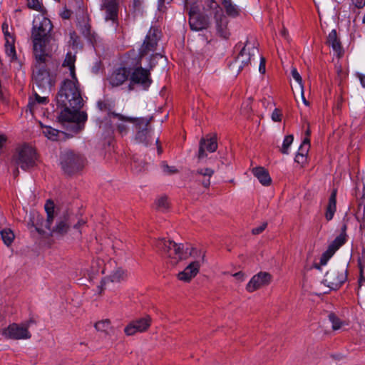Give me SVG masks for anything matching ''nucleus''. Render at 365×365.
<instances>
[{"label":"nucleus","instance_id":"54","mask_svg":"<svg viewBox=\"0 0 365 365\" xmlns=\"http://www.w3.org/2000/svg\"><path fill=\"white\" fill-rule=\"evenodd\" d=\"M294 160L296 163L299 164H304L307 160V156L304 155L297 154Z\"/></svg>","mask_w":365,"mask_h":365},{"label":"nucleus","instance_id":"34","mask_svg":"<svg viewBox=\"0 0 365 365\" xmlns=\"http://www.w3.org/2000/svg\"><path fill=\"white\" fill-rule=\"evenodd\" d=\"M365 265V250L363 249L361 253V257L359 259V267L360 269V277L359 279V285L361 287L363 283L365 282V277H364V269Z\"/></svg>","mask_w":365,"mask_h":365},{"label":"nucleus","instance_id":"49","mask_svg":"<svg viewBox=\"0 0 365 365\" xmlns=\"http://www.w3.org/2000/svg\"><path fill=\"white\" fill-rule=\"evenodd\" d=\"M36 323L34 319H31L26 324H24V339H30L31 334L27 330V329L31 325Z\"/></svg>","mask_w":365,"mask_h":365},{"label":"nucleus","instance_id":"64","mask_svg":"<svg viewBox=\"0 0 365 365\" xmlns=\"http://www.w3.org/2000/svg\"><path fill=\"white\" fill-rule=\"evenodd\" d=\"M165 1V0H158V6H163L164 5Z\"/></svg>","mask_w":365,"mask_h":365},{"label":"nucleus","instance_id":"20","mask_svg":"<svg viewBox=\"0 0 365 365\" xmlns=\"http://www.w3.org/2000/svg\"><path fill=\"white\" fill-rule=\"evenodd\" d=\"M216 19V30L217 34L223 38H228L230 36V31L227 29L228 19L223 15L220 14L218 16H215Z\"/></svg>","mask_w":365,"mask_h":365},{"label":"nucleus","instance_id":"19","mask_svg":"<svg viewBox=\"0 0 365 365\" xmlns=\"http://www.w3.org/2000/svg\"><path fill=\"white\" fill-rule=\"evenodd\" d=\"M188 248L185 250L184 245L182 244H176L172 247V256H167L170 259V263L173 265L176 264L180 260L186 259L189 255L187 252Z\"/></svg>","mask_w":365,"mask_h":365},{"label":"nucleus","instance_id":"32","mask_svg":"<svg viewBox=\"0 0 365 365\" xmlns=\"http://www.w3.org/2000/svg\"><path fill=\"white\" fill-rule=\"evenodd\" d=\"M0 234L1 235L2 240L6 246H9L14 239V234L11 231V229H2L0 230Z\"/></svg>","mask_w":365,"mask_h":365},{"label":"nucleus","instance_id":"51","mask_svg":"<svg viewBox=\"0 0 365 365\" xmlns=\"http://www.w3.org/2000/svg\"><path fill=\"white\" fill-rule=\"evenodd\" d=\"M333 48V55L336 57L338 59H340L344 54V47H332Z\"/></svg>","mask_w":365,"mask_h":365},{"label":"nucleus","instance_id":"35","mask_svg":"<svg viewBox=\"0 0 365 365\" xmlns=\"http://www.w3.org/2000/svg\"><path fill=\"white\" fill-rule=\"evenodd\" d=\"M327 43L328 46H341V41L335 29H333L329 34L327 38Z\"/></svg>","mask_w":365,"mask_h":365},{"label":"nucleus","instance_id":"52","mask_svg":"<svg viewBox=\"0 0 365 365\" xmlns=\"http://www.w3.org/2000/svg\"><path fill=\"white\" fill-rule=\"evenodd\" d=\"M272 119L274 122H280L282 120V113L278 108H275L272 113Z\"/></svg>","mask_w":365,"mask_h":365},{"label":"nucleus","instance_id":"44","mask_svg":"<svg viewBox=\"0 0 365 365\" xmlns=\"http://www.w3.org/2000/svg\"><path fill=\"white\" fill-rule=\"evenodd\" d=\"M160 166L163 173L166 175H172L178 172V169L175 166H169L165 161L161 163Z\"/></svg>","mask_w":365,"mask_h":365},{"label":"nucleus","instance_id":"53","mask_svg":"<svg viewBox=\"0 0 365 365\" xmlns=\"http://www.w3.org/2000/svg\"><path fill=\"white\" fill-rule=\"evenodd\" d=\"M267 226V222H263L259 227L253 228L252 230V233L253 235H259V234L262 233L265 230Z\"/></svg>","mask_w":365,"mask_h":365},{"label":"nucleus","instance_id":"43","mask_svg":"<svg viewBox=\"0 0 365 365\" xmlns=\"http://www.w3.org/2000/svg\"><path fill=\"white\" fill-rule=\"evenodd\" d=\"M293 140L294 137L292 135H288L285 136L283 140L282 148L281 149V152L282 153L288 154V148L292 145Z\"/></svg>","mask_w":365,"mask_h":365},{"label":"nucleus","instance_id":"39","mask_svg":"<svg viewBox=\"0 0 365 365\" xmlns=\"http://www.w3.org/2000/svg\"><path fill=\"white\" fill-rule=\"evenodd\" d=\"M27 6L29 9L39 11L41 14L44 13V7L38 0H27Z\"/></svg>","mask_w":365,"mask_h":365},{"label":"nucleus","instance_id":"42","mask_svg":"<svg viewBox=\"0 0 365 365\" xmlns=\"http://www.w3.org/2000/svg\"><path fill=\"white\" fill-rule=\"evenodd\" d=\"M156 207L160 211H165L168 208L169 203L166 197H160L156 202Z\"/></svg>","mask_w":365,"mask_h":365},{"label":"nucleus","instance_id":"9","mask_svg":"<svg viewBox=\"0 0 365 365\" xmlns=\"http://www.w3.org/2000/svg\"><path fill=\"white\" fill-rule=\"evenodd\" d=\"M347 279V269L344 266H335L325 274L323 283L331 289H339Z\"/></svg>","mask_w":365,"mask_h":365},{"label":"nucleus","instance_id":"60","mask_svg":"<svg viewBox=\"0 0 365 365\" xmlns=\"http://www.w3.org/2000/svg\"><path fill=\"white\" fill-rule=\"evenodd\" d=\"M70 16H71V14H70V11H64L63 14H62V17L63 19H69L70 18Z\"/></svg>","mask_w":365,"mask_h":365},{"label":"nucleus","instance_id":"11","mask_svg":"<svg viewBox=\"0 0 365 365\" xmlns=\"http://www.w3.org/2000/svg\"><path fill=\"white\" fill-rule=\"evenodd\" d=\"M346 225H344L341 230V233L329 245L327 251L323 253L321 259V265H325L327 261L346 242Z\"/></svg>","mask_w":365,"mask_h":365},{"label":"nucleus","instance_id":"15","mask_svg":"<svg viewBox=\"0 0 365 365\" xmlns=\"http://www.w3.org/2000/svg\"><path fill=\"white\" fill-rule=\"evenodd\" d=\"M272 280V276L266 272H260L254 275L246 286L248 292H253L259 288L268 285Z\"/></svg>","mask_w":365,"mask_h":365},{"label":"nucleus","instance_id":"62","mask_svg":"<svg viewBox=\"0 0 365 365\" xmlns=\"http://www.w3.org/2000/svg\"><path fill=\"white\" fill-rule=\"evenodd\" d=\"M310 135H311V130L309 128H307V130L305 131V138H307L308 139H309Z\"/></svg>","mask_w":365,"mask_h":365},{"label":"nucleus","instance_id":"7","mask_svg":"<svg viewBox=\"0 0 365 365\" xmlns=\"http://www.w3.org/2000/svg\"><path fill=\"white\" fill-rule=\"evenodd\" d=\"M60 163L65 173L73 175L83 168L84 159L79 153L71 150H66L61 154Z\"/></svg>","mask_w":365,"mask_h":365},{"label":"nucleus","instance_id":"1","mask_svg":"<svg viewBox=\"0 0 365 365\" xmlns=\"http://www.w3.org/2000/svg\"><path fill=\"white\" fill-rule=\"evenodd\" d=\"M58 107L61 110L58 116L59 122L68 132L72 135L81 132L84 128V124L87 120V114L84 111H80L83 105V100L78 87V82L73 78L64 80L56 96Z\"/></svg>","mask_w":365,"mask_h":365},{"label":"nucleus","instance_id":"48","mask_svg":"<svg viewBox=\"0 0 365 365\" xmlns=\"http://www.w3.org/2000/svg\"><path fill=\"white\" fill-rule=\"evenodd\" d=\"M69 44L70 46H78V36L76 33L74 31L70 30L69 31Z\"/></svg>","mask_w":365,"mask_h":365},{"label":"nucleus","instance_id":"13","mask_svg":"<svg viewBox=\"0 0 365 365\" xmlns=\"http://www.w3.org/2000/svg\"><path fill=\"white\" fill-rule=\"evenodd\" d=\"M251 52L250 47H242L237 55L235 57L234 61L230 63V69L231 71L236 70L237 74H238L243 68L247 66L251 61Z\"/></svg>","mask_w":365,"mask_h":365},{"label":"nucleus","instance_id":"10","mask_svg":"<svg viewBox=\"0 0 365 365\" xmlns=\"http://www.w3.org/2000/svg\"><path fill=\"white\" fill-rule=\"evenodd\" d=\"M189 25L190 29L195 31L206 29L210 25V17L200 11L197 3L191 4L189 11Z\"/></svg>","mask_w":365,"mask_h":365},{"label":"nucleus","instance_id":"61","mask_svg":"<svg viewBox=\"0 0 365 365\" xmlns=\"http://www.w3.org/2000/svg\"><path fill=\"white\" fill-rule=\"evenodd\" d=\"M302 96L303 102L304 103V104L308 105V103L304 96V87L303 86H302Z\"/></svg>","mask_w":365,"mask_h":365},{"label":"nucleus","instance_id":"29","mask_svg":"<svg viewBox=\"0 0 365 365\" xmlns=\"http://www.w3.org/2000/svg\"><path fill=\"white\" fill-rule=\"evenodd\" d=\"M175 243L171 240H166L165 239H160L157 242V247L163 251L167 256H172V247L175 245Z\"/></svg>","mask_w":365,"mask_h":365},{"label":"nucleus","instance_id":"23","mask_svg":"<svg viewBox=\"0 0 365 365\" xmlns=\"http://www.w3.org/2000/svg\"><path fill=\"white\" fill-rule=\"evenodd\" d=\"M37 155L34 148L24 143V168H31L36 165Z\"/></svg>","mask_w":365,"mask_h":365},{"label":"nucleus","instance_id":"58","mask_svg":"<svg viewBox=\"0 0 365 365\" xmlns=\"http://www.w3.org/2000/svg\"><path fill=\"white\" fill-rule=\"evenodd\" d=\"M364 199H365V194L363 195V197L361 199V202L359 204V212H360L361 209L363 208V217H365V205H364L362 207Z\"/></svg>","mask_w":365,"mask_h":365},{"label":"nucleus","instance_id":"30","mask_svg":"<svg viewBox=\"0 0 365 365\" xmlns=\"http://www.w3.org/2000/svg\"><path fill=\"white\" fill-rule=\"evenodd\" d=\"M127 272L122 268H117L115 269L107 279L110 280L111 282H121L126 279L127 278Z\"/></svg>","mask_w":365,"mask_h":365},{"label":"nucleus","instance_id":"31","mask_svg":"<svg viewBox=\"0 0 365 365\" xmlns=\"http://www.w3.org/2000/svg\"><path fill=\"white\" fill-rule=\"evenodd\" d=\"M2 32L4 34L5 44L4 46H14L15 43V37L14 34L11 33L9 28V25L6 22L2 24L1 26Z\"/></svg>","mask_w":365,"mask_h":365},{"label":"nucleus","instance_id":"46","mask_svg":"<svg viewBox=\"0 0 365 365\" xmlns=\"http://www.w3.org/2000/svg\"><path fill=\"white\" fill-rule=\"evenodd\" d=\"M5 53L6 57L9 58L10 62H12L16 59V53L15 47H5Z\"/></svg>","mask_w":365,"mask_h":365},{"label":"nucleus","instance_id":"33","mask_svg":"<svg viewBox=\"0 0 365 365\" xmlns=\"http://www.w3.org/2000/svg\"><path fill=\"white\" fill-rule=\"evenodd\" d=\"M214 173L215 171L212 169L208 168H200L196 171V174L201 175L202 176L208 178H210L214 174ZM202 185L205 187H209V185H210V178L204 180L202 182Z\"/></svg>","mask_w":365,"mask_h":365},{"label":"nucleus","instance_id":"22","mask_svg":"<svg viewBox=\"0 0 365 365\" xmlns=\"http://www.w3.org/2000/svg\"><path fill=\"white\" fill-rule=\"evenodd\" d=\"M252 174L258 179L264 186H268L272 182V179L268 171L263 167H257L252 169Z\"/></svg>","mask_w":365,"mask_h":365},{"label":"nucleus","instance_id":"45","mask_svg":"<svg viewBox=\"0 0 365 365\" xmlns=\"http://www.w3.org/2000/svg\"><path fill=\"white\" fill-rule=\"evenodd\" d=\"M14 160L18 168L23 169V148L19 147L17 149V154L14 156Z\"/></svg>","mask_w":365,"mask_h":365},{"label":"nucleus","instance_id":"26","mask_svg":"<svg viewBox=\"0 0 365 365\" xmlns=\"http://www.w3.org/2000/svg\"><path fill=\"white\" fill-rule=\"evenodd\" d=\"M76 58V55L73 54L71 52H68L66 58L63 62L62 66L63 67H68L70 71V75L71 78L76 81V68H75V62Z\"/></svg>","mask_w":365,"mask_h":365},{"label":"nucleus","instance_id":"57","mask_svg":"<svg viewBox=\"0 0 365 365\" xmlns=\"http://www.w3.org/2000/svg\"><path fill=\"white\" fill-rule=\"evenodd\" d=\"M233 277H234L236 279H237V280H239V281H240V282L244 281V280H245V274L243 272H239L235 273V274H233Z\"/></svg>","mask_w":365,"mask_h":365},{"label":"nucleus","instance_id":"38","mask_svg":"<svg viewBox=\"0 0 365 365\" xmlns=\"http://www.w3.org/2000/svg\"><path fill=\"white\" fill-rule=\"evenodd\" d=\"M310 148V139L304 138L297 154L307 155Z\"/></svg>","mask_w":365,"mask_h":365},{"label":"nucleus","instance_id":"50","mask_svg":"<svg viewBox=\"0 0 365 365\" xmlns=\"http://www.w3.org/2000/svg\"><path fill=\"white\" fill-rule=\"evenodd\" d=\"M291 73H292L293 78L300 85V86L301 87L303 86L302 78L300 74L299 73V72L297 71V68H292Z\"/></svg>","mask_w":365,"mask_h":365},{"label":"nucleus","instance_id":"36","mask_svg":"<svg viewBox=\"0 0 365 365\" xmlns=\"http://www.w3.org/2000/svg\"><path fill=\"white\" fill-rule=\"evenodd\" d=\"M86 37L88 40V43L90 44L95 45L101 43V38L99 36L91 29H88L86 34Z\"/></svg>","mask_w":365,"mask_h":365},{"label":"nucleus","instance_id":"21","mask_svg":"<svg viewBox=\"0 0 365 365\" xmlns=\"http://www.w3.org/2000/svg\"><path fill=\"white\" fill-rule=\"evenodd\" d=\"M34 98L30 97L27 105L26 112H29L31 115L36 108L37 104H46L48 103L47 96H40L39 94L34 88Z\"/></svg>","mask_w":365,"mask_h":365},{"label":"nucleus","instance_id":"3","mask_svg":"<svg viewBox=\"0 0 365 365\" xmlns=\"http://www.w3.org/2000/svg\"><path fill=\"white\" fill-rule=\"evenodd\" d=\"M45 210L47 214L46 220L36 210L30 212L28 227L31 235L34 236H46L52 235L53 234L61 235L66 234L70 226L68 216L58 218L56 225L51 227L54 218V204L52 201H46Z\"/></svg>","mask_w":365,"mask_h":365},{"label":"nucleus","instance_id":"41","mask_svg":"<svg viewBox=\"0 0 365 365\" xmlns=\"http://www.w3.org/2000/svg\"><path fill=\"white\" fill-rule=\"evenodd\" d=\"M329 319L332 324V329L334 330H337L341 328L342 322L334 313H330L329 314Z\"/></svg>","mask_w":365,"mask_h":365},{"label":"nucleus","instance_id":"59","mask_svg":"<svg viewBox=\"0 0 365 365\" xmlns=\"http://www.w3.org/2000/svg\"><path fill=\"white\" fill-rule=\"evenodd\" d=\"M358 78L359 79L360 81V83L361 84V86L365 88V75L364 74H362V73H358L356 74Z\"/></svg>","mask_w":365,"mask_h":365},{"label":"nucleus","instance_id":"17","mask_svg":"<svg viewBox=\"0 0 365 365\" xmlns=\"http://www.w3.org/2000/svg\"><path fill=\"white\" fill-rule=\"evenodd\" d=\"M217 148V142L215 136L209 138H202L200 141L198 159L201 160L206 157L205 150L210 153L215 152Z\"/></svg>","mask_w":365,"mask_h":365},{"label":"nucleus","instance_id":"18","mask_svg":"<svg viewBox=\"0 0 365 365\" xmlns=\"http://www.w3.org/2000/svg\"><path fill=\"white\" fill-rule=\"evenodd\" d=\"M162 37L163 34L159 27L152 26L148 31L142 46H158Z\"/></svg>","mask_w":365,"mask_h":365},{"label":"nucleus","instance_id":"56","mask_svg":"<svg viewBox=\"0 0 365 365\" xmlns=\"http://www.w3.org/2000/svg\"><path fill=\"white\" fill-rule=\"evenodd\" d=\"M206 6L210 9H217L218 8V4L215 0H207L206 2Z\"/></svg>","mask_w":365,"mask_h":365},{"label":"nucleus","instance_id":"37","mask_svg":"<svg viewBox=\"0 0 365 365\" xmlns=\"http://www.w3.org/2000/svg\"><path fill=\"white\" fill-rule=\"evenodd\" d=\"M95 328L98 331L108 332L110 328V322L109 319L99 321L95 324Z\"/></svg>","mask_w":365,"mask_h":365},{"label":"nucleus","instance_id":"63","mask_svg":"<svg viewBox=\"0 0 365 365\" xmlns=\"http://www.w3.org/2000/svg\"><path fill=\"white\" fill-rule=\"evenodd\" d=\"M281 35L286 38L287 35V31L285 29H283L281 31Z\"/></svg>","mask_w":365,"mask_h":365},{"label":"nucleus","instance_id":"24","mask_svg":"<svg viewBox=\"0 0 365 365\" xmlns=\"http://www.w3.org/2000/svg\"><path fill=\"white\" fill-rule=\"evenodd\" d=\"M4 334L5 336L13 339H21L23 338V327L13 324L4 330Z\"/></svg>","mask_w":365,"mask_h":365},{"label":"nucleus","instance_id":"4","mask_svg":"<svg viewBox=\"0 0 365 365\" xmlns=\"http://www.w3.org/2000/svg\"><path fill=\"white\" fill-rule=\"evenodd\" d=\"M113 115L118 116L120 120H125L133 124L135 132V140L138 143H142L145 146L152 144L154 140V138L152 137L153 129L150 125V122L153 120L152 116L132 118L125 117L119 113H114Z\"/></svg>","mask_w":365,"mask_h":365},{"label":"nucleus","instance_id":"5","mask_svg":"<svg viewBox=\"0 0 365 365\" xmlns=\"http://www.w3.org/2000/svg\"><path fill=\"white\" fill-rule=\"evenodd\" d=\"M53 26L50 19L43 13L36 16L33 21L31 39L33 46H46L51 43Z\"/></svg>","mask_w":365,"mask_h":365},{"label":"nucleus","instance_id":"28","mask_svg":"<svg viewBox=\"0 0 365 365\" xmlns=\"http://www.w3.org/2000/svg\"><path fill=\"white\" fill-rule=\"evenodd\" d=\"M220 1L228 16L235 18L240 15V8L233 4L232 0H220Z\"/></svg>","mask_w":365,"mask_h":365},{"label":"nucleus","instance_id":"6","mask_svg":"<svg viewBox=\"0 0 365 365\" xmlns=\"http://www.w3.org/2000/svg\"><path fill=\"white\" fill-rule=\"evenodd\" d=\"M148 48L149 47H141L140 48L138 57L134 58V61L132 63L136 68L130 73V78L131 83L140 85L145 89L150 86L152 80L150 78L149 71L141 67L140 61Z\"/></svg>","mask_w":365,"mask_h":365},{"label":"nucleus","instance_id":"8","mask_svg":"<svg viewBox=\"0 0 365 365\" xmlns=\"http://www.w3.org/2000/svg\"><path fill=\"white\" fill-rule=\"evenodd\" d=\"M189 255L199 259L192 262L182 272L178 274V279L186 282L190 281L198 273L200 267L205 262V252L195 247L191 248Z\"/></svg>","mask_w":365,"mask_h":365},{"label":"nucleus","instance_id":"12","mask_svg":"<svg viewBox=\"0 0 365 365\" xmlns=\"http://www.w3.org/2000/svg\"><path fill=\"white\" fill-rule=\"evenodd\" d=\"M151 324V318L148 315L131 321L124 329L128 336H132L138 332L145 331Z\"/></svg>","mask_w":365,"mask_h":365},{"label":"nucleus","instance_id":"27","mask_svg":"<svg viewBox=\"0 0 365 365\" xmlns=\"http://www.w3.org/2000/svg\"><path fill=\"white\" fill-rule=\"evenodd\" d=\"M97 107L101 111L107 112L108 116L110 119L111 118H119L118 116H115L113 114L114 112H112L114 104L108 99H103V100H99L97 102Z\"/></svg>","mask_w":365,"mask_h":365},{"label":"nucleus","instance_id":"47","mask_svg":"<svg viewBox=\"0 0 365 365\" xmlns=\"http://www.w3.org/2000/svg\"><path fill=\"white\" fill-rule=\"evenodd\" d=\"M120 120V119H118ZM120 123L117 124V130L119 133L122 135H126L128 131V126L125 124V122H128L125 120H120Z\"/></svg>","mask_w":365,"mask_h":365},{"label":"nucleus","instance_id":"14","mask_svg":"<svg viewBox=\"0 0 365 365\" xmlns=\"http://www.w3.org/2000/svg\"><path fill=\"white\" fill-rule=\"evenodd\" d=\"M119 0H103L101 11L104 13L105 20L111 21L115 26L118 25Z\"/></svg>","mask_w":365,"mask_h":365},{"label":"nucleus","instance_id":"40","mask_svg":"<svg viewBox=\"0 0 365 365\" xmlns=\"http://www.w3.org/2000/svg\"><path fill=\"white\" fill-rule=\"evenodd\" d=\"M43 133L48 138L55 140H56V136L58 135L59 131L50 126H45L43 127Z\"/></svg>","mask_w":365,"mask_h":365},{"label":"nucleus","instance_id":"16","mask_svg":"<svg viewBox=\"0 0 365 365\" xmlns=\"http://www.w3.org/2000/svg\"><path fill=\"white\" fill-rule=\"evenodd\" d=\"M130 75V69L121 67L115 69L108 78V81L112 86H119L128 80Z\"/></svg>","mask_w":365,"mask_h":365},{"label":"nucleus","instance_id":"2","mask_svg":"<svg viewBox=\"0 0 365 365\" xmlns=\"http://www.w3.org/2000/svg\"><path fill=\"white\" fill-rule=\"evenodd\" d=\"M36 61L33 81L39 90L50 92L55 85L58 61L53 57L50 47H34Z\"/></svg>","mask_w":365,"mask_h":365},{"label":"nucleus","instance_id":"55","mask_svg":"<svg viewBox=\"0 0 365 365\" xmlns=\"http://www.w3.org/2000/svg\"><path fill=\"white\" fill-rule=\"evenodd\" d=\"M265 63H266L265 58L263 56H261V58H260V63H259V71L262 74H264L265 73Z\"/></svg>","mask_w":365,"mask_h":365},{"label":"nucleus","instance_id":"25","mask_svg":"<svg viewBox=\"0 0 365 365\" xmlns=\"http://www.w3.org/2000/svg\"><path fill=\"white\" fill-rule=\"evenodd\" d=\"M336 210V190H334L329 197V202L325 213L326 219L329 221L331 220Z\"/></svg>","mask_w":365,"mask_h":365}]
</instances>
